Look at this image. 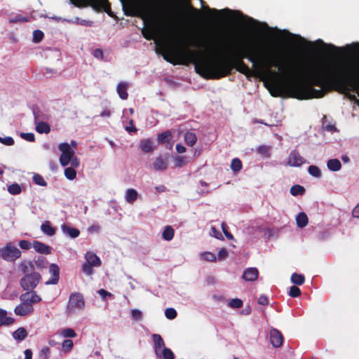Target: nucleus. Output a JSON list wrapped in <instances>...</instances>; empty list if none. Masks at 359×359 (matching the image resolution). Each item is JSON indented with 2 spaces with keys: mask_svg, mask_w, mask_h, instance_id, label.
I'll list each match as a JSON object with an SVG mask.
<instances>
[{
  "mask_svg": "<svg viewBox=\"0 0 359 359\" xmlns=\"http://www.w3.org/2000/svg\"><path fill=\"white\" fill-rule=\"evenodd\" d=\"M228 53L226 57L208 59L202 57L200 50H192L187 46L183 48H170L163 54V57L174 65L194 64L196 72L205 79H220L231 74L233 69L250 75L251 70L243 62L244 58L269 72L271 67L277 68L284 74L291 75L297 72V62L294 60L280 54H261L257 47L252 43L233 46Z\"/></svg>",
  "mask_w": 359,
  "mask_h": 359,
  "instance_id": "obj_1",
  "label": "nucleus"
},
{
  "mask_svg": "<svg viewBox=\"0 0 359 359\" xmlns=\"http://www.w3.org/2000/svg\"><path fill=\"white\" fill-rule=\"evenodd\" d=\"M288 57L297 62V72L294 74L287 76H297L301 71L298 61L290 56ZM304 80L294 79L287 83H282L271 80L264 82V86L273 97H280L287 89L291 97L299 100H307L313 97L319 98L325 95V90L334 89L341 93L355 92L359 96V74L357 66L344 67L332 66L323 67L320 66H310L301 74Z\"/></svg>",
  "mask_w": 359,
  "mask_h": 359,
  "instance_id": "obj_2",
  "label": "nucleus"
},
{
  "mask_svg": "<svg viewBox=\"0 0 359 359\" xmlns=\"http://www.w3.org/2000/svg\"><path fill=\"white\" fill-rule=\"evenodd\" d=\"M76 7L90 6L97 12L104 11L113 16L111 4L109 0H70ZM124 14L127 16L138 17L144 21L150 20L156 29L164 34L179 39L186 45L200 46L196 43L191 35L189 23L187 19L182 18L178 11L177 4L171 1H163L149 9L144 0H120Z\"/></svg>",
  "mask_w": 359,
  "mask_h": 359,
  "instance_id": "obj_3",
  "label": "nucleus"
},
{
  "mask_svg": "<svg viewBox=\"0 0 359 359\" xmlns=\"http://www.w3.org/2000/svg\"><path fill=\"white\" fill-rule=\"evenodd\" d=\"M41 280V276L39 273H30L20 278V285L24 290L32 292L36 287Z\"/></svg>",
  "mask_w": 359,
  "mask_h": 359,
  "instance_id": "obj_4",
  "label": "nucleus"
},
{
  "mask_svg": "<svg viewBox=\"0 0 359 359\" xmlns=\"http://www.w3.org/2000/svg\"><path fill=\"white\" fill-rule=\"evenodd\" d=\"M21 251L11 243L0 248V257L7 262H14L21 256Z\"/></svg>",
  "mask_w": 359,
  "mask_h": 359,
  "instance_id": "obj_5",
  "label": "nucleus"
},
{
  "mask_svg": "<svg viewBox=\"0 0 359 359\" xmlns=\"http://www.w3.org/2000/svg\"><path fill=\"white\" fill-rule=\"evenodd\" d=\"M59 149L62 152L60 156V163L62 166H67L74 156V151L67 142L60 144Z\"/></svg>",
  "mask_w": 359,
  "mask_h": 359,
  "instance_id": "obj_6",
  "label": "nucleus"
},
{
  "mask_svg": "<svg viewBox=\"0 0 359 359\" xmlns=\"http://www.w3.org/2000/svg\"><path fill=\"white\" fill-rule=\"evenodd\" d=\"M85 305V301L83 295L79 292L72 293L69 296L67 306L68 310L74 309H82Z\"/></svg>",
  "mask_w": 359,
  "mask_h": 359,
  "instance_id": "obj_7",
  "label": "nucleus"
},
{
  "mask_svg": "<svg viewBox=\"0 0 359 359\" xmlns=\"http://www.w3.org/2000/svg\"><path fill=\"white\" fill-rule=\"evenodd\" d=\"M49 273L51 277L46 281V285H56L60 279V268L56 264H50L49 266Z\"/></svg>",
  "mask_w": 359,
  "mask_h": 359,
  "instance_id": "obj_8",
  "label": "nucleus"
},
{
  "mask_svg": "<svg viewBox=\"0 0 359 359\" xmlns=\"http://www.w3.org/2000/svg\"><path fill=\"white\" fill-rule=\"evenodd\" d=\"M22 302H26L32 305V304H36L41 301V298L36 294L34 290L26 291V292L22 294L20 297Z\"/></svg>",
  "mask_w": 359,
  "mask_h": 359,
  "instance_id": "obj_9",
  "label": "nucleus"
},
{
  "mask_svg": "<svg viewBox=\"0 0 359 359\" xmlns=\"http://www.w3.org/2000/svg\"><path fill=\"white\" fill-rule=\"evenodd\" d=\"M287 163L291 166L298 167L304 163V159L297 151L293 150L289 154Z\"/></svg>",
  "mask_w": 359,
  "mask_h": 359,
  "instance_id": "obj_10",
  "label": "nucleus"
},
{
  "mask_svg": "<svg viewBox=\"0 0 359 359\" xmlns=\"http://www.w3.org/2000/svg\"><path fill=\"white\" fill-rule=\"evenodd\" d=\"M34 311V308L32 305H30L29 303L26 302H22L18 306H17L14 312L16 315L24 316L27 314L32 313Z\"/></svg>",
  "mask_w": 359,
  "mask_h": 359,
  "instance_id": "obj_11",
  "label": "nucleus"
},
{
  "mask_svg": "<svg viewBox=\"0 0 359 359\" xmlns=\"http://www.w3.org/2000/svg\"><path fill=\"white\" fill-rule=\"evenodd\" d=\"M270 341L273 347H280L283 341V337L281 332L276 329H272L270 331Z\"/></svg>",
  "mask_w": 359,
  "mask_h": 359,
  "instance_id": "obj_12",
  "label": "nucleus"
},
{
  "mask_svg": "<svg viewBox=\"0 0 359 359\" xmlns=\"http://www.w3.org/2000/svg\"><path fill=\"white\" fill-rule=\"evenodd\" d=\"M152 339L154 342V350L156 355H159L160 352L164 348L165 341L162 337L158 334H153Z\"/></svg>",
  "mask_w": 359,
  "mask_h": 359,
  "instance_id": "obj_13",
  "label": "nucleus"
},
{
  "mask_svg": "<svg viewBox=\"0 0 359 359\" xmlns=\"http://www.w3.org/2000/svg\"><path fill=\"white\" fill-rule=\"evenodd\" d=\"M259 271L257 268L250 267L246 269L243 273V278L245 281H254L257 279Z\"/></svg>",
  "mask_w": 359,
  "mask_h": 359,
  "instance_id": "obj_14",
  "label": "nucleus"
},
{
  "mask_svg": "<svg viewBox=\"0 0 359 359\" xmlns=\"http://www.w3.org/2000/svg\"><path fill=\"white\" fill-rule=\"evenodd\" d=\"M32 247L36 252L41 254L49 255L51 252V248L49 245L38 241L33 242Z\"/></svg>",
  "mask_w": 359,
  "mask_h": 359,
  "instance_id": "obj_15",
  "label": "nucleus"
},
{
  "mask_svg": "<svg viewBox=\"0 0 359 359\" xmlns=\"http://www.w3.org/2000/svg\"><path fill=\"white\" fill-rule=\"evenodd\" d=\"M20 270L25 275L29 274L30 273H35V267L34 264L32 261L24 260L22 261L19 266Z\"/></svg>",
  "mask_w": 359,
  "mask_h": 359,
  "instance_id": "obj_16",
  "label": "nucleus"
},
{
  "mask_svg": "<svg viewBox=\"0 0 359 359\" xmlns=\"http://www.w3.org/2000/svg\"><path fill=\"white\" fill-rule=\"evenodd\" d=\"M139 146L141 150L145 153H149L154 150V142L149 138L141 140Z\"/></svg>",
  "mask_w": 359,
  "mask_h": 359,
  "instance_id": "obj_17",
  "label": "nucleus"
},
{
  "mask_svg": "<svg viewBox=\"0 0 359 359\" xmlns=\"http://www.w3.org/2000/svg\"><path fill=\"white\" fill-rule=\"evenodd\" d=\"M36 130L37 133L42 134H48L50 131V127L49 124L44 121H36V117H35Z\"/></svg>",
  "mask_w": 359,
  "mask_h": 359,
  "instance_id": "obj_18",
  "label": "nucleus"
},
{
  "mask_svg": "<svg viewBox=\"0 0 359 359\" xmlns=\"http://www.w3.org/2000/svg\"><path fill=\"white\" fill-rule=\"evenodd\" d=\"M85 258L87 263L90 264L94 266H100L101 265L100 258L93 252H88L85 255Z\"/></svg>",
  "mask_w": 359,
  "mask_h": 359,
  "instance_id": "obj_19",
  "label": "nucleus"
},
{
  "mask_svg": "<svg viewBox=\"0 0 359 359\" xmlns=\"http://www.w3.org/2000/svg\"><path fill=\"white\" fill-rule=\"evenodd\" d=\"M153 168L155 170L162 171L165 170L168 168V163L165 159L161 157H158L155 159L153 163Z\"/></svg>",
  "mask_w": 359,
  "mask_h": 359,
  "instance_id": "obj_20",
  "label": "nucleus"
},
{
  "mask_svg": "<svg viewBox=\"0 0 359 359\" xmlns=\"http://www.w3.org/2000/svg\"><path fill=\"white\" fill-rule=\"evenodd\" d=\"M128 84L126 83L121 82L117 86V93L118 94L119 97L121 100H126L128 98V94L127 92Z\"/></svg>",
  "mask_w": 359,
  "mask_h": 359,
  "instance_id": "obj_21",
  "label": "nucleus"
},
{
  "mask_svg": "<svg viewBox=\"0 0 359 359\" xmlns=\"http://www.w3.org/2000/svg\"><path fill=\"white\" fill-rule=\"evenodd\" d=\"M61 228L63 233H67L71 238H76L80 234L79 230L76 228L70 227L66 224H62Z\"/></svg>",
  "mask_w": 359,
  "mask_h": 359,
  "instance_id": "obj_22",
  "label": "nucleus"
},
{
  "mask_svg": "<svg viewBox=\"0 0 359 359\" xmlns=\"http://www.w3.org/2000/svg\"><path fill=\"white\" fill-rule=\"evenodd\" d=\"M297 225L299 228L305 227L309 222V219L306 213L299 212L296 217Z\"/></svg>",
  "mask_w": 359,
  "mask_h": 359,
  "instance_id": "obj_23",
  "label": "nucleus"
},
{
  "mask_svg": "<svg viewBox=\"0 0 359 359\" xmlns=\"http://www.w3.org/2000/svg\"><path fill=\"white\" fill-rule=\"evenodd\" d=\"M327 166L330 170L336 172L341 169V163L339 159L332 158L327 161Z\"/></svg>",
  "mask_w": 359,
  "mask_h": 359,
  "instance_id": "obj_24",
  "label": "nucleus"
},
{
  "mask_svg": "<svg viewBox=\"0 0 359 359\" xmlns=\"http://www.w3.org/2000/svg\"><path fill=\"white\" fill-rule=\"evenodd\" d=\"M184 137L186 144L189 147L194 146L197 142V136L193 132H186Z\"/></svg>",
  "mask_w": 359,
  "mask_h": 359,
  "instance_id": "obj_25",
  "label": "nucleus"
},
{
  "mask_svg": "<svg viewBox=\"0 0 359 359\" xmlns=\"http://www.w3.org/2000/svg\"><path fill=\"white\" fill-rule=\"evenodd\" d=\"M138 194L134 189H128L126 192V201L130 204H133L137 198Z\"/></svg>",
  "mask_w": 359,
  "mask_h": 359,
  "instance_id": "obj_26",
  "label": "nucleus"
},
{
  "mask_svg": "<svg viewBox=\"0 0 359 359\" xmlns=\"http://www.w3.org/2000/svg\"><path fill=\"white\" fill-rule=\"evenodd\" d=\"M41 231L46 235L52 236L55 233V228L51 226L49 221H46L41 226Z\"/></svg>",
  "mask_w": 359,
  "mask_h": 359,
  "instance_id": "obj_27",
  "label": "nucleus"
},
{
  "mask_svg": "<svg viewBox=\"0 0 359 359\" xmlns=\"http://www.w3.org/2000/svg\"><path fill=\"white\" fill-rule=\"evenodd\" d=\"M27 337V332L24 327H19L13 333V337L17 341H22Z\"/></svg>",
  "mask_w": 359,
  "mask_h": 359,
  "instance_id": "obj_28",
  "label": "nucleus"
},
{
  "mask_svg": "<svg viewBox=\"0 0 359 359\" xmlns=\"http://www.w3.org/2000/svg\"><path fill=\"white\" fill-rule=\"evenodd\" d=\"M175 235L174 229L171 226H167L165 227L163 233L162 238L167 241H171Z\"/></svg>",
  "mask_w": 359,
  "mask_h": 359,
  "instance_id": "obj_29",
  "label": "nucleus"
},
{
  "mask_svg": "<svg viewBox=\"0 0 359 359\" xmlns=\"http://www.w3.org/2000/svg\"><path fill=\"white\" fill-rule=\"evenodd\" d=\"M156 357L161 359H175V358L172 350L168 348H164Z\"/></svg>",
  "mask_w": 359,
  "mask_h": 359,
  "instance_id": "obj_30",
  "label": "nucleus"
},
{
  "mask_svg": "<svg viewBox=\"0 0 359 359\" xmlns=\"http://www.w3.org/2000/svg\"><path fill=\"white\" fill-rule=\"evenodd\" d=\"M33 263L34 264V267L41 270L46 268L48 265V260L46 257L40 256L38 257V258Z\"/></svg>",
  "mask_w": 359,
  "mask_h": 359,
  "instance_id": "obj_31",
  "label": "nucleus"
},
{
  "mask_svg": "<svg viewBox=\"0 0 359 359\" xmlns=\"http://www.w3.org/2000/svg\"><path fill=\"white\" fill-rule=\"evenodd\" d=\"M172 136L171 132L170 130H166L162 133L158 134V144H164L165 142H168Z\"/></svg>",
  "mask_w": 359,
  "mask_h": 359,
  "instance_id": "obj_32",
  "label": "nucleus"
},
{
  "mask_svg": "<svg viewBox=\"0 0 359 359\" xmlns=\"http://www.w3.org/2000/svg\"><path fill=\"white\" fill-rule=\"evenodd\" d=\"M290 280L292 283L302 285L304 283L305 278L302 274L294 273L292 274Z\"/></svg>",
  "mask_w": 359,
  "mask_h": 359,
  "instance_id": "obj_33",
  "label": "nucleus"
},
{
  "mask_svg": "<svg viewBox=\"0 0 359 359\" xmlns=\"http://www.w3.org/2000/svg\"><path fill=\"white\" fill-rule=\"evenodd\" d=\"M184 4L186 5V6L187 7V8L189 9L190 13L194 16V17H198L201 15V10L194 7L191 4V1L189 0H184Z\"/></svg>",
  "mask_w": 359,
  "mask_h": 359,
  "instance_id": "obj_34",
  "label": "nucleus"
},
{
  "mask_svg": "<svg viewBox=\"0 0 359 359\" xmlns=\"http://www.w3.org/2000/svg\"><path fill=\"white\" fill-rule=\"evenodd\" d=\"M290 191L292 196L302 195L305 192V189L301 185L295 184L290 188Z\"/></svg>",
  "mask_w": 359,
  "mask_h": 359,
  "instance_id": "obj_35",
  "label": "nucleus"
},
{
  "mask_svg": "<svg viewBox=\"0 0 359 359\" xmlns=\"http://www.w3.org/2000/svg\"><path fill=\"white\" fill-rule=\"evenodd\" d=\"M271 147L267 145H261L257 149V152L262 156L269 158L270 156Z\"/></svg>",
  "mask_w": 359,
  "mask_h": 359,
  "instance_id": "obj_36",
  "label": "nucleus"
},
{
  "mask_svg": "<svg viewBox=\"0 0 359 359\" xmlns=\"http://www.w3.org/2000/svg\"><path fill=\"white\" fill-rule=\"evenodd\" d=\"M243 167L241 161L238 158H235L231 163V168L233 172H239Z\"/></svg>",
  "mask_w": 359,
  "mask_h": 359,
  "instance_id": "obj_37",
  "label": "nucleus"
},
{
  "mask_svg": "<svg viewBox=\"0 0 359 359\" xmlns=\"http://www.w3.org/2000/svg\"><path fill=\"white\" fill-rule=\"evenodd\" d=\"M8 191L12 195H17L21 193V187L17 184L13 183L8 187Z\"/></svg>",
  "mask_w": 359,
  "mask_h": 359,
  "instance_id": "obj_38",
  "label": "nucleus"
},
{
  "mask_svg": "<svg viewBox=\"0 0 359 359\" xmlns=\"http://www.w3.org/2000/svg\"><path fill=\"white\" fill-rule=\"evenodd\" d=\"M65 176L68 180H72L76 178V172L74 168L68 167L65 170Z\"/></svg>",
  "mask_w": 359,
  "mask_h": 359,
  "instance_id": "obj_39",
  "label": "nucleus"
},
{
  "mask_svg": "<svg viewBox=\"0 0 359 359\" xmlns=\"http://www.w3.org/2000/svg\"><path fill=\"white\" fill-rule=\"evenodd\" d=\"M60 334L63 337L74 338L76 337V333L72 328H65L61 330Z\"/></svg>",
  "mask_w": 359,
  "mask_h": 359,
  "instance_id": "obj_40",
  "label": "nucleus"
},
{
  "mask_svg": "<svg viewBox=\"0 0 359 359\" xmlns=\"http://www.w3.org/2000/svg\"><path fill=\"white\" fill-rule=\"evenodd\" d=\"M74 343L71 339H65L62 344V350L65 353H69L73 348Z\"/></svg>",
  "mask_w": 359,
  "mask_h": 359,
  "instance_id": "obj_41",
  "label": "nucleus"
},
{
  "mask_svg": "<svg viewBox=\"0 0 359 359\" xmlns=\"http://www.w3.org/2000/svg\"><path fill=\"white\" fill-rule=\"evenodd\" d=\"M308 172L311 175L315 177H320L321 176L320 170L316 165H310L308 168Z\"/></svg>",
  "mask_w": 359,
  "mask_h": 359,
  "instance_id": "obj_42",
  "label": "nucleus"
},
{
  "mask_svg": "<svg viewBox=\"0 0 359 359\" xmlns=\"http://www.w3.org/2000/svg\"><path fill=\"white\" fill-rule=\"evenodd\" d=\"M15 320L12 317H8L5 315V317H0V327L3 325H11L14 323Z\"/></svg>",
  "mask_w": 359,
  "mask_h": 359,
  "instance_id": "obj_43",
  "label": "nucleus"
},
{
  "mask_svg": "<svg viewBox=\"0 0 359 359\" xmlns=\"http://www.w3.org/2000/svg\"><path fill=\"white\" fill-rule=\"evenodd\" d=\"M33 181L34 182L35 184H36L38 185H40L42 187L47 186V182L45 181L43 177L39 174H35L33 176Z\"/></svg>",
  "mask_w": 359,
  "mask_h": 359,
  "instance_id": "obj_44",
  "label": "nucleus"
},
{
  "mask_svg": "<svg viewBox=\"0 0 359 359\" xmlns=\"http://www.w3.org/2000/svg\"><path fill=\"white\" fill-rule=\"evenodd\" d=\"M29 18L26 16H22L21 15H17L15 17L10 19V22L11 23H18V22H29Z\"/></svg>",
  "mask_w": 359,
  "mask_h": 359,
  "instance_id": "obj_45",
  "label": "nucleus"
},
{
  "mask_svg": "<svg viewBox=\"0 0 359 359\" xmlns=\"http://www.w3.org/2000/svg\"><path fill=\"white\" fill-rule=\"evenodd\" d=\"M229 306L233 309L241 308L243 306V301L238 298L233 299L229 302Z\"/></svg>",
  "mask_w": 359,
  "mask_h": 359,
  "instance_id": "obj_46",
  "label": "nucleus"
},
{
  "mask_svg": "<svg viewBox=\"0 0 359 359\" xmlns=\"http://www.w3.org/2000/svg\"><path fill=\"white\" fill-rule=\"evenodd\" d=\"M165 316L168 319H175L177 316V311L173 308H168L165 311Z\"/></svg>",
  "mask_w": 359,
  "mask_h": 359,
  "instance_id": "obj_47",
  "label": "nucleus"
},
{
  "mask_svg": "<svg viewBox=\"0 0 359 359\" xmlns=\"http://www.w3.org/2000/svg\"><path fill=\"white\" fill-rule=\"evenodd\" d=\"M201 258L203 260L208 262H215L216 260V256L214 253L210 252H205L201 254Z\"/></svg>",
  "mask_w": 359,
  "mask_h": 359,
  "instance_id": "obj_48",
  "label": "nucleus"
},
{
  "mask_svg": "<svg viewBox=\"0 0 359 359\" xmlns=\"http://www.w3.org/2000/svg\"><path fill=\"white\" fill-rule=\"evenodd\" d=\"M43 32L39 29L34 30L33 32V41L35 43L40 42L43 38Z\"/></svg>",
  "mask_w": 359,
  "mask_h": 359,
  "instance_id": "obj_49",
  "label": "nucleus"
},
{
  "mask_svg": "<svg viewBox=\"0 0 359 359\" xmlns=\"http://www.w3.org/2000/svg\"><path fill=\"white\" fill-rule=\"evenodd\" d=\"M93 266H94L93 265H91L90 264L86 262L82 266V271L85 274L90 276V275L93 274Z\"/></svg>",
  "mask_w": 359,
  "mask_h": 359,
  "instance_id": "obj_50",
  "label": "nucleus"
},
{
  "mask_svg": "<svg viewBox=\"0 0 359 359\" xmlns=\"http://www.w3.org/2000/svg\"><path fill=\"white\" fill-rule=\"evenodd\" d=\"M301 294L300 289L296 286H291L289 291V295L292 297H298Z\"/></svg>",
  "mask_w": 359,
  "mask_h": 359,
  "instance_id": "obj_51",
  "label": "nucleus"
},
{
  "mask_svg": "<svg viewBox=\"0 0 359 359\" xmlns=\"http://www.w3.org/2000/svg\"><path fill=\"white\" fill-rule=\"evenodd\" d=\"M205 9L208 12H210V13H212V14H214L215 15H218L222 14L224 13H231V11L228 9V8L222 9V10H217V9H215V8H210L208 6H207L205 8Z\"/></svg>",
  "mask_w": 359,
  "mask_h": 359,
  "instance_id": "obj_52",
  "label": "nucleus"
},
{
  "mask_svg": "<svg viewBox=\"0 0 359 359\" xmlns=\"http://www.w3.org/2000/svg\"><path fill=\"white\" fill-rule=\"evenodd\" d=\"M187 157L184 156H177L175 158L176 166L181 168L187 163Z\"/></svg>",
  "mask_w": 359,
  "mask_h": 359,
  "instance_id": "obj_53",
  "label": "nucleus"
},
{
  "mask_svg": "<svg viewBox=\"0 0 359 359\" xmlns=\"http://www.w3.org/2000/svg\"><path fill=\"white\" fill-rule=\"evenodd\" d=\"M20 137L27 142H33L35 141V136L32 133H22Z\"/></svg>",
  "mask_w": 359,
  "mask_h": 359,
  "instance_id": "obj_54",
  "label": "nucleus"
},
{
  "mask_svg": "<svg viewBox=\"0 0 359 359\" xmlns=\"http://www.w3.org/2000/svg\"><path fill=\"white\" fill-rule=\"evenodd\" d=\"M0 142L3 144L7 145V146H12L14 144L15 141H14L13 138L11 137H0Z\"/></svg>",
  "mask_w": 359,
  "mask_h": 359,
  "instance_id": "obj_55",
  "label": "nucleus"
},
{
  "mask_svg": "<svg viewBox=\"0 0 359 359\" xmlns=\"http://www.w3.org/2000/svg\"><path fill=\"white\" fill-rule=\"evenodd\" d=\"M50 353V348L48 346H45L41 350V351L39 353V356H40V358H41L43 359H48Z\"/></svg>",
  "mask_w": 359,
  "mask_h": 359,
  "instance_id": "obj_56",
  "label": "nucleus"
},
{
  "mask_svg": "<svg viewBox=\"0 0 359 359\" xmlns=\"http://www.w3.org/2000/svg\"><path fill=\"white\" fill-rule=\"evenodd\" d=\"M211 236L219 240H224V237L222 234L220 233L219 230H217L215 226L211 227Z\"/></svg>",
  "mask_w": 359,
  "mask_h": 359,
  "instance_id": "obj_57",
  "label": "nucleus"
},
{
  "mask_svg": "<svg viewBox=\"0 0 359 359\" xmlns=\"http://www.w3.org/2000/svg\"><path fill=\"white\" fill-rule=\"evenodd\" d=\"M319 42H320L323 46L325 48V50L327 51H334V50H340L339 48L335 46L333 44H327V43H325L323 41L321 40H319L318 41Z\"/></svg>",
  "mask_w": 359,
  "mask_h": 359,
  "instance_id": "obj_58",
  "label": "nucleus"
},
{
  "mask_svg": "<svg viewBox=\"0 0 359 359\" xmlns=\"http://www.w3.org/2000/svg\"><path fill=\"white\" fill-rule=\"evenodd\" d=\"M131 316L135 320H140L142 318V313L140 310L133 309L131 311Z\"/></svg>",
  "mask_w": 359,
  "mask_h": 359,
  "instance_id": "obj_59",
  "label": "nucleus"
},
{
  "mask_svg": "<svg viewBox=\"0 0 359 359\" xmlns=\"http://www.w3.org/2000/svg\"><path fill=\"white\" fill-rule=\"evenodd\" d=\"M74 22L78 24V25H83V26H91L92 24H93V22L87 21L86 20L81 19L79 17H76L75 18Z\"/></svg>",
  "mask_w": 359,
  "mask_h": 359,
  "instance_id": "obj_60",
  "label": "nucleus"
},
{
  "mask_svg": "<svg viewBox=\"0 0 359 359\" xmlns=\"http://www.w3.org/2000/svg\"><path fill=\"white\" fill-rule=\"evenodd\" d=\"M19 246L23 250H29L32 246V243L29 241L22 240L19 242Z\"/></svg>",
  "mask_w": 359,
  "mask_h": 359,
  "instance_id": "obj_61",
  "label": "nucleus"
},
{
  "mask_svg": "<svg viewBox=\"0 0 359 359\" xmlns=\"http://www.w3.org/2000/svg\"><path fill=\"white\" fill-rule=\"evenodd\" d=\"M323 127L327 131H330V132H336V131H337V129L335 127V126L334 124L330 123H325V122H323Z\"/></svg>",
  "mask_w": 359,
  "mask_h": 359,
  "instance_id": "obj_62",
  "label": "nucleus"
},
{
  "mask_svg": "<svg viewBox=\"0 0 359 359\" xmlns=\"http://www.w3.org/2000/svg\"><path fill=\"white\" fill-rule=\"evenodd\" d=\"M228 255V252L226 248H221L218 252V259L219 260L224 259Z\"/></svg>",
  "mask_w": 359,
  "mask_h": 359,
  "instance_id": "obj_63",
  "label": "nucleus"
},
{
  "mask_svg": "<svg viewBox=\"0 0 359 359\" xmlns=\"http://www.w3.org/2000/svg\"><path fill=\"white\" fill-rule=\"evenodd\" d=\"M257 302L259 304L263 305V306L268 305L269 303L268 297L266 296H265V295H261L258 298Z\"/></svg>",
  "mask_w": 359,
  "mask_h": 359,
  "instance_id": "obj_64",
  "label": "nucleus"
}]
</instances>
